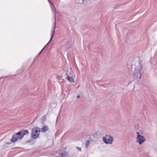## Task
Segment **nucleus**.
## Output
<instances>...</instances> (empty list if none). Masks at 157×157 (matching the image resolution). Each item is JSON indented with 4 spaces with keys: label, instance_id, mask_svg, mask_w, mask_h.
Masks as SVG:
<instances>
[{
    "label": "nucleus",
    "instance_id": "1",
    "mask_svg": "<svg viewBox=\"0 0 157 157\" xmlns=\"http://www.w3.org/2000/svg\"><path fill=\"white\" fill-rule=\"evenodd\" d=\"M28 131L27 130H22L17 133H16L13 134L11 141L12 142H14L18 140L21 139L25 135L28 133Z\"/></svg>",
    "mask_w": 157,
    "mask_h": 157
},
{
    "label": "nucleus",
    "instance_id": "2",
    "mask_svg": "<svg viewBox=\"0 0 157 157\" xmlns=\"http://www.w3.org/2000/svg\"><path fill=\"white\" fill-rule=\"evenodd\" d=\"M142 66L141 63H139L138 65L137 66L135 69V74L137 78H140L141 74L143 73L142 71Z\"/></svg>",
    "mask_w": 157,
    "mask_h": 157
},
{
    "label": "nucleus",
    "instance_id": "3",
    "mask_svg": "<svg viewBox=\"0 0 157 157\" xmlns=\"http://www.w3.org/2000/svg\"><path fill=\"white\" fill-rule=\"evenodd\" d=\"M137 137L136 139V142L138 143L140 145L142 144L145 141V139L144 136L140 135L139 132H136Z\"/></svg>",
    "mask_w": 157,
    "mask_h": 157
},
{
    "label": "nucleus",
    "instance_id": "4",
    "mask_svg": "<svg viewBox=\"0 0 157 157\" xmlns=\"http://www.w3.org/2000/svg\"><path fill=\"white\" fill-rule=\"evenodd\" d=\"M113 140V137L109 135H106L103 138V142L106 144H111Z\"/></svg>",
    "mask_w": 157,
    "mask_h": 157
},
{
    "label": "nucleus",
    "instance_id": "5",
    "mask_svg": "<svg viewBox=\"0 0 157 157\" xmlns=\"http://www.w3.org/2000/svg\"><path fill=\"white\" fill-rule=\"evenodd\" d=\"M40 131V128L38 127H34L33 128L31 132L32 137L34 139L37 138L39 136Z\"/></svg>",
    "mask_w": 157,
    "mask_h": 157
},
{
    "label": "nucleus",
    "instance_id": "6",
    "mask_svg": "<svg viewBox=\"0 0 157 157\" xmlns=\"http://www.w3.org/2000/svg\"><path fill=\"white\" fill-rule=\"evenodd\" d=\"M56 21H55V23L54 24L53 26H52L51 30V36L50 38V39L49 40V41L48 42L47 44V45H48L50 42L52 40L53 36H54V34L55 33V31L56 29Z\"/></svg>",
    "mask_w": 157,
    "mask_h": 157
},
{
    "label": "nucleus",
    "instance_id": "7",
    "mask_svg": "<svg viewBox=\"0 0 157 157\" xmlns=\"http://www.w3.org/2000/svg\"><path fill=\"white\" fill-rule=\"evenodd\" d=\"M51 8L52 10V13L54 14V17L55 19V21L56 20V10L55 8V6L53 5V3H51V5H50Z\"/></svg>",
    "mask_w": 157,
    "mask_h": 157
},
{
    "label": "nucleus",
    "instance_id": "8",
    "mask_svg": "<svg viewBox=\"0 0 157 157\" xmlns=\"http://www.w3.org/2000/svg\"><path fill=\"white\" fill-rule=\"evenodd\" d=\"M67 153L64 151L60 150L59 153V157H67Z\"/></svg>",
    "mask_w": 157,
    "mask_h": 157
},
{
    "label": "nucleus",
    "instance_id": "9",
    "mask_svg": "<svg viewBox=\"0 0 157 157\" xmlns=\"http://www.w3.org/2000/svg\"><path fill=\"white\" fill-rule=\"evenodd\" d=\"M48 129V127L46 125H44L42 127V132H44L47 131Z\"/></svg>",
    "mask_w": 157,
    "mask_h": 157
},
{
    "label": "nucleus",
    "instance_id": "10",
    "mask_svg": "<svg viewBox=\"0 0 157 157\" xmlns=\"http://www.w3.org/2000/svg\"><path fill=\"white\" fill-rule=\"evenodd\" d=\"M67 79L71 82H74V80L73 78L72 77L68 76L67 77Z\"/></svg>",
    "mask_w": 157,
    "mask_h": 157
},
{
    "label": "nucleus",
    "instance_id": "11",
    "mask_svg": "<svg viewBox=\"0 0 157 157\" xmlns=\"http://www.w3.org/2000/svg\"><path fill=\"white\" fill-rule=\"evenodd\" d=\"M90 144V141L89 140H87L85 143V147L86 148H88Z\"/></svg>",
    "mask_w": 157,
    "mask_h": 157
},
{
    "label": "nucleus",
    "instance_id": "12",
    "mask_svg": "<svg viewBox=\"0 0 157 157\" xmlns=\"http://www.w3.org/2000/svg\"><path fill=\"white\" fill-rule=\"evenodd\" d=\"M76 148L78 149V150L79 151H81V149L80 147H77Z\"/></svg>",
    "mask_w": 157,
    "mask_h": 157
},
{
    "label": "nucleus",
    "instance_id": "13",
    "mask_svg": "<svg viewBox=\"0 0 157 157\" xmlns=\"http://www.w3.org/2000/svg\"><path fill=\"white\" fill-rule=\"evenodd\" d=\"M47 45H46L42 49V50L40 51V52L39 53V54H40L41 53V52H42V51H43V50L44 49V48L45 47V46Z\"/></svg>",
    "mask_w": 157,
    "mask_h": 157
},
{
    "label": "nucleus",
    "instance_id": "14",
    "mask_svg": "<svg viewBox=\"0 0 157 157\" xmlns=\"http://www.w3.org/2000/svg\"><path fill=\"white\" fill-rule=\"evenodd\" d=\"M48 2L50 4V5H51V3H52L51 1H50V0H48Z\"/></svg>",
    "mask_w": 157,
    "mask_h": 157
},
{
    "label": "nucleus",
    "instance_id": "15",
    "mask_svg": "<svg viewBox=\"0 0 157 157\" xmlns=\"http://www.w3.org/2000/svg\"><path fill=\"white\" fill-rule=\"evenodd\" d=\"M80 98V96L79 95H78L77 97V98Z\"/></svg>",
    "mask_w": 157,
    "mask_h": 157
},
{
    "label": "nucleus",
    "instance_id": "16",
    "mask_svg": "<svg viewBox=\"0 0 157 157\" xmlns=\"http://www.w3.org/2000/svg\"><path fill=\"white\" fill-rule=\"evenodd\" d=\"M70 69L71 70V68H70Z\"/></svg>",
    "mask_w": 157,
    "mask_h": 157
}]
</instances>
